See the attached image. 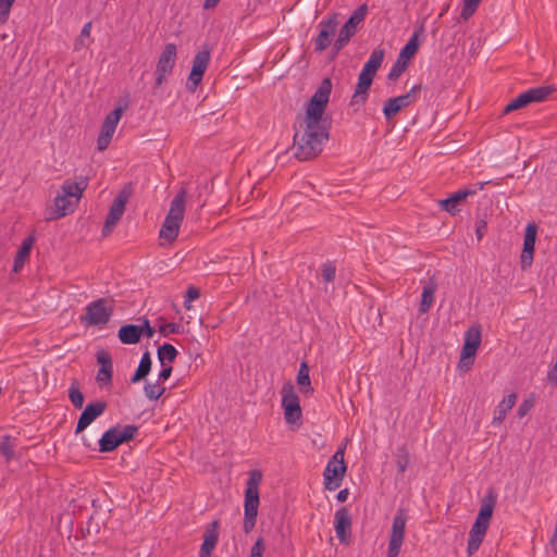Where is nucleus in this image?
Segmentation results:
<instances>
[{"label": "nucleus", "mask_w": 557, "mask_h": 557, "mask_svg": "<svg viewBox=\"0 0 557 557\" xmlns=\"http://www.w3.org/2000/svg\"><path fill=\"white\" fill-rule=\"evenodd\" d=\"M332 91L330 78H324L310 98L306 113L298 115L294 123L293 150L299 161L315 159L330 139L332 120L325 115V109Z\"/></svg>", "instance_id": "obj_1"}, {"label": "nucleus", "mask_w": 557, "mask_h": 557, "mask_svg": "<svg viewBox=\"0 0 557 557\" xmlns=\"http://www.w3.org/2000/svg\"><path fill=\"white\" fill-rule=\"evenodd\" d=\"M385 51L384 49H374L368 61L364 63L358 76L355 92L350 99V106L364 104L369 98V90L373 83L377 70L381 67Z\"/></svg>", "instance_id": "obj_2"}, {"label": "nucleus", "mask_w": 557, "mask_h": 557, "mask_svg": "<svg viewBox=\"0 0 557 557\" xmlns=\"http://www.w3.org/2000/svg\"><path fill=\"white\" fill-rule=\"evenodd\" d=\"M262 480V473L259 470L249 472V478L246 483L245 500H244V524L245 533H249L256 525L259 498V484Z\"/></svg>", "instance_id": "obj_3"}, {"label": "nucleus", "mask_w": 557, "mask_h": 557, "mask_svg": "<svg viewBox=\"0 0 557 557\" xmlns=\"http://www.w3.org/2000/svg\"><path fill=\"white\" fill-rule=\"evenodd\" d=\"M187 191L181 189L171 201L170 210L160 230V237L169 242L176 239L180 231L181 222L184 218Z\"/></svg>", "instance_id": "obj_4"}, {"label": "nucleus", "mask_w": 557, "mask_h": 557, "mask_svg": "<svg viewBox=\"0 0 557 557\" xmlns=\"http://www.w3.org/2000/svg\"><path fill=\"white\" fill-rule=\"evenodd\" d=\"M138 431L139 428L135 424H127L124 426L116 424L107 430L99 438L98 450L100 453H111L120 445L133 441L137 436Z\"/></svg>", "instance_id": "obj_5"}, {"label": "nucleus", "mask_w": 557, "mask_h": 557, "mask_svg": "<svg viewBox=\"0 0 557 557\" xmlns=\"http://www.w3.org/2000/svg\"><path fill=\"white\" fill-rule=\"evenodd\" d=\"M344 455L345 448L339 447L326 463L323 471V484L326 491H335L342 485L347 471Z\"/></svg>", "instance_id": "obj_6"}, {"label": "nucleus", "mask_w": 557, "mask_h": 557, "mask_svg": "<svg viewBox=\"0 0 557 557\" xmlns=\"http://www.w3.org/2000/svg\"><path fill=\"white\" fill-rule=\"evenodd\" d=\"M282 407L284 419L287 424L299 426L301 424L302 411L299 397L290 382L285 383L281 389Z\"/></svg>", "instance_id": "obj_7"}, {"label": "nucleus", "mask_w": 557, "mask_h": 557, "mask_svg": "<svg viewBox=\"0 0 557 557\" xmlns=\"http://www.w3.org/2000/svg\"><path fill=\"white\" fill-rule=\"evenodd\" d=\"M132 193H133V188H132L131 184L125 185L120 190V193L117 194V196L115 197V199L113 200V202L109 209L104 225L102 227V236L106 237L109 234H111L113 227L121 220V218L125 211V206L132 196Z\"/></svg>", "instance_id": "obj_8"}, {"label": "nucleus", "mask_w": 557, "mask_h": 557, "mask_svg": "<svg viewBox=\"0 0 557 557\" xmlns=\"http://www.w3.org/2000/svg\"><path fill=\"white\" fill-rule=\"evenodd\" d=\"M408 520L407 510L398 508L392 523L387 557H398L405 539V529Z\"/></svg>", "instance_id": "obj_9"}, {"label": "nucleus", "mask_w": 557, "mask_h": 557, "mask_svg": "<svg viewBox=\"0 0 557 557\" xmlns=\"http://www.w3.org/2000/svg\"><path fill=\"white\" fill-rule=\"evenodd\" d=\"M338 26V14L332 13L326 18L322 20L318 27L319 33L317 37L312 39L314 44L315 52H323L326 50L335 36L336 29Z\"/></svg>", "instance_id": "obj_10"}, {"label": "nucleus", "mask_w": 557, "mask_h": 557, "mask_svg": "<svg viewBox=\"0 0 557 557\" xmlns=\"http://www.w3.org/2000/svg\"><path fill=\"white\" fill-rule=\"evenodd\" d=\"M113 314L112 307H106V299L99 298L86 307V314L81 317L85 325H104Z\"/></svg>", "instance_id": "obj_11"}, {"label": "nucleus", "mask_w": 557, "mask_h": 557, "mask_svg": "<svg viewBox=\"0 0 557 557\" xmlns=\"http://www.w3.org/2000/svg\"><path fill=\"white\" fill-rule=\"evenodd\" d=\"M210 62V50L203 49L197 52L193 60L191 71L189 73L186 88L194 92L201 83L203 74Z\"/></svg>", "instance_id": "obj_12"}, {"label": "nucleus", "mask_w": 557, "mask_h": 557, "mask_svg": "<svg viewBox=\"0 0 557 557\" xmlns=\"http://www.w3.org/2000/svg\"><path fill=\"white\" fill-rule=\"evenodd\" d=\"M122 108H115L106 116L101 125L99 136L97 138L98 150L103 151L110 145L113 134L116 129L117 123L122 116Z\"/></svg>", "instance_id": "obj_13"}, {"label": "nucleus", "mask_w": 557, "mask_h": 557, "mask_svg": "<svg viewBox=\"0 0 557 557\" xmlns=\"http://www.w3.org/2000/svg\"><path fill=\"white\" fill-rule=\"evenodd\" d=\"M108 405L104 400H97L89 403L82 411L76 428L75 434L83 433L98 417H100L107 409Z\"/></svg>", "instance_id": "obj_14"}, {"label": "nucleus", "mask_w": 557, "mask_h": 557, "mask_svg": "<svg viewBox=\"0 0 557 557\" xmlns=\"http://www.w3.org/2000/svg\"><path fill=\"white\" fill-rule=\"evenodd\" d=\"M537 235V226L534 223H529L525 227L523 249L520 256L521 268L525 270L531 267L534 255V247Z\"/></svg>", "instance_id": "obj_15"}, {"label": "nucleus", "mask_w": 557, "mask_h": 557, "mask_svg": "<svg viewBox=\"0 0 557 557\" xmlns=\"http://www.w3.org/2000/svg\"><path fill=\"white\" fill-rule=\"evenodd\" d=\"M334 528L338 541L344 544H349L351 536V517L347 507H341L336 510Z\"/></svg>", "instance_id": "obj_16"}, {"label": "nucleus", "mask_w": 557, "mask_h": 557, "mask_svg": "<svg viewBox=\"0 0 557 557\" xmlns=\"http://www.w3.org/2000/svg\"><path fill=\"white\" fill-rule=\"evenodd\" d=\"M368 13V5L366 3L359 5L348 17L346 23L339 29L338 36L346 41H350V39L357 33V26L360 24Z\"/></svg>", "instance_id": "obj_17"}, {"label": "nucleus", "mask_w": 557, "mask_h": 557, "mask_svg": "<svg viewBox=\"0 0 557 557\" xmlns=\"http://www.w3.org/2000/svg\"><path fill=\"white\" fill-rule=\"evenodd\" d=\"M476 190L471 188L459 189L451 194L449 197L438 201L442 210L448 212L451 215H456L460 212L459 206L466 201L469 196L475 195Z\"/></svg>", "instance_id": "obj_18"}, {"label": "nucleus", "mask_w": 557, "mask_h": 557, "mask_svg": "<svg viewBox=\"0 0 557 557\" xmlns=\"http://www.w3.org/2000/svg\"><path fill=\"white\" fill-rule=\"evenodd\" d=\"M490 524L475 519L468 540L467 553L472 556L480 547Z\"/></svg>", "instance_id": "obj_19"}, {"label": "nucleus", "mask_w": 557, "mask_h": 557, "mask_svg": "<svg viewBox=\"0 0 557 557\" xmlns=\"http://www.w3.org/2000/svg\"><path fill=\"white\" fill-rule=\"evenodd\" d=\"M69 211H73V203L69 197L58 194L54 198L53 206L47 210V221L58 220Z\"/></svg>", "instance_id": "obj_20"}, {"label": "nucleus", "mask_w": 557, "mask_h": 557, "mask_svg": "<svg viewBox=\"0 0 557 557\" xmlns=\"http://www.w3.org/2000/svg\"><path fill=\"white\" fill-rule=\"evenodd\" d=\"M219 521L214 520L210 523L203 535V542L200 547L199 557H211L212 550L219 541L218 534Z\"/></svg>", "instance_id": "obj_21"}, {"label": "nucleus", "mask_w": 557, "mask_h": 557, "mask_svg": "<svg viewBox=\"0 0 557 557\" xmlns=\"http://www.w3.org/2000/svg\"><path fill=\"white\" fill-rule=\"evenodd\" d=\"M177 48L175 44H166L162 50L158 63L157 72H165L171 74L175 65Z\"/></svg>", "instance_id": "obj_22"}, {"label": "nucleus", "mask_w": 557, "mask_h": 557, "mask_svg": "<svg viewBox=\"0 0 557 557\" xmlns=\"http://www.w3.org/2000/svg\"><path fill=\"white\" fill-rule=\"evenodd\" d=\"M481 325L476 324L470 326L465 333V342L462 345V349H465V356H469L470 354H476V350L481 345Z\"/></svg>", "instance_id": "obj_23"}, {"label": "nucleus", "mask_w": 557, "mask_h": 557, "mask_svg": "<svg viewBox=\"0 0 557 557\" xmlns=\"http://www.w3.org/2000/svg\"><path fill=\"white\" fill-rule=\"evenodd\" d=\"M496 502V494L493 490H490L482 499V504L475 519L490 524Z\"/></svg>", "instance_id": "obj_24"}, {"label": "nucleus", "mask_w": 557, "mask_h": 557, "mask_svg": "<svg viewBox=\"0 0 557 557\" xmlns=\"http://www.w3.org/2000/svg\"><path fill=\"white\" fill-rule=\"evenodd\" d=\"M424 32V26L420 25L411 35L407 44L401 48L398 59L408 61L414 57L419 50V36Z\"/></svg>", "instance_id": "obj_25"}, {"label": "nucleus", "mask_w": 557, "mask_h": 557, "mask_svg": "<svg viewBox=\"0 0 557 557\" xmlns=\"http://www.w3.org/2000/svg\"><path fill=\"white\" fill-rule=\"evenodd\" d=\"M88 182L86 177L81 176L79 181L72 182L66 180L61 186V195L65 197H75L77 200L82 197L83 191L87 188Z\"/></svg>", "instance_id": "obj_26"}, {"label": "nucleus", "mask_w": 557, "mask_h": 557, "mask_svg": "<svg viewBox=\"0 0 557 557\" xmlns=\"http://www.w3.org/2000/svg\"><path fill=\"white\" fill-rule=\"evenodd\" d=\"M117 337L121 341V343L125 345H133L139 343L141 339L139 325H122L117 332Z\"/></svg>", "instance_id": "obj_27"}, {"label": "nucleus", "mask_w": 557, "mask_h": 557, "mask_svg": "<svg viewBox=\"0 0 557 557\" xmlns=\"http://www.w3.org/2000/svg\"><path fill=\"white\" fill-rule=\"evenodd\" d=\"M517 400L515 393L509 394L505 397L495 408L492 424L499 425L506 418L507 412L513 407Z\"/></svg>", "instance_id": "obj_28"}, {"label": "nucleus", "mask_w": 557, "mask_h": 557, "mask_svg": "<svg viewBox=\"0 0 557 557\" xmlns=\"http://www.w3.org/2000/svg\"><path fill=\"white\" fill-rule=\"evenodd\" d=\"M34 244V237L28 236L22 242L13 263V272L17 273L24 267L25 260L29 257Z\"/></svg>", "instance_id": "obj_29"}, {"label": "nucleus", "mask_w": 557, "mask_h": 557, "mask_svg": "<svg viewBox=\"0 0 557 557\" xmlns=\"http://www.w3.org/2000/svg\"><path fill=\"white\" fill-rule=\"evenodd\" d=\"M556 90L553 85L547 86H537L525 90V95L530 103L533 102H543L548 99V97Z\"/></svg>", "instance_id": "obj_30"}, {"label": "nucleus", "mask_w": 557, "mask_h": 557, "mask_svg": "<svg viewBox=\"0 0 557 557\" xmlns=\"http://www.w3.org/2000/svg\"><path fill=\"white\" fill-rule=\"evenodd\" d=\"M151 364H152V361H151L150 352L149 351L144 352L135 373L131 377V383L135 384V383H138L141 380L146 379V376L149 374V372L151 370Z\"/></svg>", "instance_id": "obj_31"}, {"label": "nucleus", "mask_w": 557, "mask_h": 557, "mask_svg": "<svg viewBox=\"0 0 557 557\" xmlns=\"http://www.w3.org/2000/svg\"><path fill=\"white\" fill-rule=\"evenodd\" d=\"M309 372L310 370L307 362H301L297 373V384L299 386V391L304 395L313 393V387L311 386Z\"/></svg>", "instance_id": "obj_32"}, {"label": "nucleus", "mask_w": 557, "mask_h": 557, "mask_svg": "<svg viewBox=\"0 0 557 557\" xmlns=\"http://www.w3.org/2000/svg\"><path fill=\"white\" fill-rule=\"evenodd\" d=\"M436 290V285L433 282H429L426 285L423 286L422 295H421V301L419 306L420 313H426L434 301V294Z\"/></svg>", "instance_id": "obj_33"}, {"label": "nucleus", "mask_w": 557, "mask_h": 557, "mask_svg": "<svg viewBox=\"0 0 557 557\" xmlns=\"http://www.w3.org/2000/svg\"><path fill=\"white\" fill-rule=\"evenodd\" d=\"M177 355L178 351L176 350V348L169 343L162 344L161 346H159L157 350L158 360L162 366L174 362Z\"/></svg>", "instance_id": "obj_34"}, {"label": "nucleus", "mask_w": 557, "mask_h": 557, "mask_svg": "<svg viewBox=\"0 0 557 557\" xmlns=\"http://www.w3.org/2000/svg\"><path fill=\"white\" fill-rule=\"evenodd\" d=\"M405 107L397 97L389 98L385 101L383 107V114L386 121H391Z\"/></svg>", "instance_id": "obj_35"}, {"label": "nucleus", "mask_w": 557, "mask_h": 557, "mask_svg": "<svg viewBox=\"0 0 557 557\" xmlns=\"http://www.w3.org/2000/svg\"><path fill=\"white\" fill-rule=\"evenodd\" d=\"M396 466L399 473H404L410 462V454L406 445H401L396 450Z\"/></svg>", "instance_id": "obj_36"}, {"label": "nucleus", "mask_w": 557, "mask_h": 557, "mask_svg": "<svg viewBox=\"0 0 557 557\" xmlns=\"http://www.w3.org/2000/svg\"><path fill=\"white\" fill-rule=\"evenodd\" d=\"M69 398L72 405L76 409H82L84 405V394L79 391V385L76 380H74L69 388Z\"/></svg>", "instance_id": "obj_37"}, {"label": "nucleus", "mask_w": 557, "mask_h": 557, "mask_svg": "<svg viewBox=\"0 0 557 557\" xmlns=\"http://www.w3.org/2000/svg\"><path fill=\"white\" fill-rule=\"evenodd\" d=\"M422 89L421 84L414 85L408 92L405 95L397 96V99L400 100L405 108L414 103L418 100V96Z\"/></svg>", "instance_id": "obj_38"}, {"label": "nucleus", "mask_w": 557, "mask_h": 557, "mask_svg": "<svg viewBox=\"0 0 557 557\" xmlns=\"http://www.w3.org/2000/svg\"><path fill=\"white\" fill-rule=\"evenodd\" d=\"M144 392L149 400H158L164 394L165 387H160L158 382L153 384L146 383Z\"/></svg>", "instance_id": "obj_39"}, {"label": "nucleus", "mask_w": 557, "mask_h": 557, "mask_svg": "<svg viewBox=\"0 0 557 557\" xmlns=\"http://www.w3.org/2000/svg\"><path fill=\"white\" fill-rule=\"evenodd\" d=\"M529 104L525 92L523 91L517 98L511 100L504 109V114L510 113L512 111L522 109Z\"/></svg>", "instance_id": "obj_40"}, {"label": "nucleus", "mask_w": 557, "mask_h": 557, "mask_svg": "<svg viewBox=\"0 0 557 557\" xmlns=\"http://www.w3.org/2000/svg\"><path fill=\"white\" fill-rule=\"evenodd\" d=\"M529 104L525 92L523 91L517 98L511 100L504 109V114L510 113L512 111L522 109Z\"/></svg>", "instance_id": "obj_41"}, {"label": "nucleus", "mask_w": 557, "mask_h": 557, "mask_svg": "<svg viewBox=\"0 0 557 557\" xmlns=\"http://www.w3.org/2000/svg\"><path fill=\"white\" fill-rule=\"evenodd\" d=\"M529 104L525 92L523 91L517 98L511 100L504 109V114L510 113L512 111L522 109Z\"/></svg>", "instance_id": "obj_42"}, {"label": "nucleus", "mask_w": 557, "mask_h": 557, "mask_svg": "<svg viewBox=\"0 0 557 557\" xmlns=\"http://www.w3.org/2000/svg\"><path fill=\"white\" fill-rule=\"evenodd\" d=\"M0 453L3 457L9 461L14 456V445L11 443V437L9 435H3L0 442Z\"/></svg>", "instance_id": "obj_43"}, {"label": "nucleus", "mask_w": 557, "mask_h": 557, "mask_svg": "<svg viewBox=\"0 0 557 557\" xmlns=\"http://www.w3.org/2000/svg\"><path fill=\"white\" fill-rule=\"evenodd\" d=\"M408 67V63L405 60L396 59L389 73L387 75L389 81H396Z\"/></svg>", "instance_id": "obj_44"}, {"label": "nucleus", "mask_w": 557, "mask_h": 557, "mask_svg": "<svg viewBox=\"0 0 557 557\" xmlns=\"http://www.w3.org/2000/svg\"><path fill=\"white\" fill-rule=\"evenodd\" d=\"M159 321L162 322L159 325V333L162 336H168L170 334H178V333H181V325L180 324L174 323V322L165 323V322H163L162 318H160Z\"/></svg>", "instance_id": "obj_45"}, {"label": "nucleus", "mask_w": 557, "mask_h": 557, "mask_svg": "<svg viewBox=\"0 0 557 557\" xmlns=\"http://www.w3.org/2000/svg\"><path fill=\"white\" fill-rule=\"evenodd\" d=\"M97 362L100 364V368L113 370L112 358L110 354L103 349L97 352Z\"/></svg>", "instance_id": "obj_46"}, {"label": "nucleus", "mask_w": 557, "mask_h": 557, "mask_svg": "<svg viewBox=\"0 0 557 557\" xmlns=\"http://www.w3.org/2000/svg\"><path fill=\"white\" fill-rule=\"evenodd\" d=\"M13 3L12 0H0V25L8 21Z\"/></svg>", "instance_id": "obj_47"}, {"label": "nucleus", "mask_w": 557, "mask_h": 557, "mask_svg": "<svg viewBox=\"0 0 557 557\" xmlns=\"http://www.w3.org/2000/svg\"><path fill=\"white\" fill-rule=\"evenodd\" d=\"M475 354H470L469 356H465V349L461 348L459 368L461 370L468 371L474 363Z\"/></svg>", "instance_id": "obj_48"}, {"label": "nucleus", "mask_w": 557, "mask_h": 557, "mask_svg": "<svg viewBox=\"0 0 557 557\" xmlns=\"http://www.w3.org/2000/svg\"><path fill=\"white\" fill-rule=\"evenodd\" d=\"M200 296V292L197 287L195 286H189L186 290V294H185V300H184V306L187 310L190 309V302L198 299Z\"/></svg>", "instance_id": "obj_49"}, {"label": "nucleus", "mask_w": 557, "mask_h": 557, "mask_svg": "<svg viewBox=\"0 0 557 557\" xmlns=\"http://www.w3.org/2000/svg\"><path fill=\"white\" fill-rule=\"evenodd\" d=\"M336 268L333 263L326 262L322 265V277L325 282H332L335 278Z\"/></svg>", "instance_id": "obj_50"}, {"label": "nucleus", "mask_w": 557, "mask_h": 557, "mask_svg": "<svg viewBox=\"0 0 557 557\" xmlns=\"http://www.w3.org/2000/svg\"><path fill=\"white\" fill-rule=\"evenodd\" d=\"M479 3L473 2L471 0L463 1V8L461 10V17L468 20L472 16L478 8Z\"/></svg>", "instance_id": "obj_51"}, {"label": "nucleus", "mask_w": 557, "mask_h": 557, "mask_svg": "<svg viewBox=\"0 0 557 557\" xmlns=\"http://www.w3.org/2000/svg\"><path fill=\"white\" fill-rule=\"evenodd\" d=\"M264 550H265L264 540L262 537H259L252 545V547L250 549L249 557H263Z\"/></svg>", "instance_id": "obj_52"}, {"label": "nucleus", "mask_w": 557, "mask_h": 557, "mask_svg": "<svg viewBox=\"0 0 557 557\" xmlns=\"http://www.w3.org/2000/svg\"><path fill=\"white\" fill-rule=\"evenodd\" d=\"M534 407V400L532 398L524 399L518 407L517 416L523 418Z\"/></svg>", "instance_id": "obj_53"}, {"label": "nucleus", "mask_w": 557, "mask_h": 557, "mask_svg": "<svg viewBox=\"0 0 557 557\" xmlns=\"http://www.w3.org/2000/svg\"><path fill=\"white\" fill-rule=\"evenodd\" d=\"M112 374H113V370L106 369V368H99L96 379L100 384L111 383Z\"/></svg>", "instance_id": "obj_54"}, {"label": "nucleus", "mask_w": 557, "mask_h": 557, "mask_svg": "<svg viewBox=\"0 0 557 557\" xmlns=\"http://www.w3.org/2000/svg\"><path fill=\"white\" fill-rule=\"evenodd\" d=\"M348 44V41H346L345 39L341 38L339 36H337L336 40L334 41L333 44V47H332V50H331V53H330V60H334L339 51Z\"/></svg>", "instance_id": "obj_55"}, {"label": "nucleus", "mask_w": 557, "mask_h": 557, "mask_svg": "<svg viewBox=\"0 0 557 557\" xmlns=\"http://www.w3.org/2000/svg\"><path fill=\"white\" fill-rule=\"evenodd\" d=\"M139 329H140V335L141 336L145 335L148 338H151L156 333V329L153 326H151V324L147 318H144L143 324L139 325Z\"/></svg>", "instance_id": "obj_56"}, {"label": "nucleus", "mask_w": 557, "mask_h": 557, "mask_svg": "<svg viewBox=\"0 0 557 557\" xmlns=\"http://www.w3.org/2000/svg\"><path fill=\"white\" fill-rule=\"evenodd\" d=\"M487 231V224L484 220L476 221L475 224V234L479 240L483 238V236L486 234Z\"/></svg>", "instance_id": "obj_57"}, {"label": "nucleus", "mask_w": 557, "mask_h": 557, "mask_svg": "<svg viewBox=\"0 0 557 557\" xmlns=\"http://www.w3.org/2000/svg\"><path fill=\"white\" fill-rule=\"evenodd\" d=\"M173 368L170 364L162 366V370L159 372L158 380L166 381L172 374Z\"/></svg>", "instance_id": "obj_58"}, {"label": "nucleus", "mask_w": 557, "mask_h": 557, "mask_svg": "<svg viewBox=\"0 0 557 557\" xmlns=\"http://www.w3.org/2000/svg\"><path fill=\"white\" fill-rule=\"evenodd\" d=\"M168 74L169 73H165V72H157V71L154 72V75H156L154 86H153L154 90L160 88L163 85V83H165Z\"/></svg>", "instance_id": "obj_59"}, {"label": "nucleus", "mask_w": 557, "mask_h": 557, "mask_svg": "<svg viewBox=\"0 0 557 557\" xmlns=\"http://www.w3.org/2000/svg\"><path fill=\"white\" fill-rule=\"evenodd\" d=\"M349 495V491L348 488H344V490H341L337 495H336V499L341 503H344L346 502L347 497Z\"/></svg>", "instance_id": "obj_60"}, {"label": "nucleus", "mask_w": 557, "mask_h": 557, "mask_svg": "<svg viewBox=\"0 0 557 557\" xmlns=\"http://www.w3.org/2000/svg\"><path fill=\"white\" fill-rule=\"evenodd\" d=\"M90 30H91V22H88L83 26L81 36L88 37L90 35Z\"/></svg>", "instance_id": "obj_61"}, {"label": "nucleus", "mask_w": 557, "mask_h": 557, "mask_svg": "<svg viewBox=\"0 0 557 557\" xmlns=\"http://www.w3.org/2000/svg\"><path fill=\"white\" fill-rule=\"evenodd\" d=\"M219 2H220V0H205L203 8L205 9L214 8Z\"/></svg>", "instance_id": "obj_62"}, {"label": "nucleus", "mask_w": 557, "mask_h": 557, "mask_svg": "<svg viewBox=\"0 0 557 557\" xmlns=\"http://www.w3.org/2000/svg\"><path fill=\"white\" fill-rule=\"evenodd\" d=\"M486 184H488V182H481V183H478V184L475 185L476 187H475L474 189H475L476 191H478V190H482Z\"/></svg>", "instance_id": "obj_63"}, {"label": "nucleus", "mask_w": 557, "mask_h": 557, "mask_svg": "<svg viewBox=\"0 0 557 557\" xmlns=\"http://www.w3.org/2000/svg\"><path fill=\"white\" fill-rule=\"evenodd\" d=\"M82 441H83V444H84L85 446L90 447V444H89V443H87V441H86L85 436H83V437H82Z\"/></svg>", "instance_id": "obj_64"}]
</instances>
